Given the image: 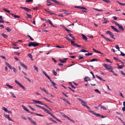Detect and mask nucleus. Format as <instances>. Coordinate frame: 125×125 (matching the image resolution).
Masks as SVG:
<instances>
[{
  "instance_id": "obj_1",
  "label": "nucleus",
  "mask_w": 125,
  "mask_h": 125,
  "mask_svg": "<svg viewBox=\"0 0 125 125\" xmlns=\"http://www.w3.org/2000/svg\"><path fill=\"white\" fill-rule=\"evenodd\" d=\"M89 111L92 114H93L94 115L96 116L97 117H101L102 118H104L105 117H104V116L101 115L100 114L96 113L92 110H90V111Z\"/></svg>"
},
{
  "instance_id": "obj_2",
  "label": "nucleus",
  "mask_w": 125,
  "mask_h": 125,
  "mask_svg": "<svg viewBox=\"0 0 125 125\" xmlns=\"http://www.w3.org/2000/svg\"><path fill=\"white\" fill-rule=\"evenodd\" d=\"M39 44L37 42H30L29 43L28 46L29 47L31 46L36 47L38 46L39 45Z\"/></svg>"
},
{
  "instance_id": "obj_3",
  "label": "nucleus",
  "mask_w": 125,
  "mask_h": 125,
  "mask_svg": "<svg viewBox=\"0 0 125 125\" xmlns=\"http://www.w3.org/2000/svg\"><path fill=\"white\" fill-rule=\"evenodd\" d=\"M103 66H104L106 69L108 70H112V66L110 65H108L104 63L103 64Z\"/></svg>"
},
{
  "instance_id": "obj_4",
  "label": "nucleus",
  "mask_w": 125,
  "mask_h": 125,
  "mask_svg": "<svg viewBox=\"0 0 125 125\" xmlns=\"http://www.w3.org/2000/svg\"><path fill=\"white\" fill-rule=\"evenodd\" d=\"M60 114L62 116H63L64 118H67V119H68V120L71 121H72L73 123H74V121L73 120L71 119L67 115H65L63 113L61 112L60 113Z\"/></svg>"
},
{
  "instance_id": "obj_5",
  "label": "nucleus",
  "mask_w": 125,
  "mask_h": 125,
  "mask_svg": "<svg viewBox=\"0 0 125 125\" xmlns=\"http://www.w3.org/2000/svg\"><path fill=\"white\" fill-rule=\"evenodd\" d=\"M106 33L107 34H108L110 35V37L114 39H115V38L114 37V35L113 33L109 31H106Z\"/></svg>"
},
{
  "instance_id": "obj_6",
  "label": "nucleus",
  "mask_w": 125,
  "mask_h": 125,
  "mask_svg": "<svg viewBox=\"0 0 125 125\" xmlns=\"http://www.w3.org/2000/svg\"><path fill=\"white\" fill-rule=\"evenodd\" d=\"M15 82L16 83L19 85L24 90H26L25 87L24 86L21 84L19 82L17 81L16 80H15Z\"/></svg>"
},
{
  "instance_id": "obj_7",
  "label": "nucleus",
  "mask_w": 125,
  "mask_h": 125,
  "mask_svg": "<svg viewBox=\"0 0 125 125\" xmlns=\"http://www.w3.org/2000/svg\"><path fill=\"white\" fill-rule=\"evenodd\" d=\"M20 8L22 9H23L26 11L29 12L31 11V10L29 9L28 8H27L25 7H20Z\"/></svg>"
},
{
  "instance_id": "obj_8",
  "label": "nucleus",
  "mask_w": 125,
  "mask_h": 125,
  "mask_svg": "<svg viewBox=\"0 0 125 125\" xmlns=\"http://www.w3.org/2000/svg\"><path fill=\"white\" fill-rule=\"evenodd\" d=\"M19 63L24 68L26 69H27L28 68L22 62H20Z\"/></svg>"
},
{
  "instance_id": "obj_9",
  "label": "nucleus",
  "mask_w": 125,
  "mask_h": 125,
  "mask_svg": "<svg viewBox=\"0 0 125 125\" xmlns=\"http://www.w3.org/2000/svg\"><path fill=\"white\" fill-rule=\"evenodd\" d=\"M19 63L24 68L26 69H27L28 68L22 62H20Z\"/></svg>"
},
{
  "instance_id": "obj_10",
  "label": "nucleus",
  "mask_w": 125,
  "mask_h": 125,
  "mask_svg": "<svg viewBox=\"0 0 125 125\" xmlns=\"http://www.w3.org/2000/svg\"><path fill=\"white\" fill-rule=\"evenodd\" d=\"M19 63L24 68L26 69H27L28 68L22 62H20Z\"/></svg>"
},
{
  "instance_id": "obj_11",
  "label": "nucleus",
  "mask_w": 125,
  "mask_h": 125,
  "mask_svg": "<svg viewBox=\"0 0 125 125\" xmlns=\"http://www.w3.org/2000/svg\"><path fill=\"white\" fill-rule=\"evenodd\" d=\"M19 63L24 68L26 69H27L28 68L22 62H20Z\"/></svg>"
},
{
  "instance_id": "obj_12",
  "label": "nucleus",
  "mask_w": 125,
  "mask_h": 125,
  "mask_svg": "<svg viewBox=\"0 0 125 125\" xmlns=\"http://www.w3.org/2000/svg\"><path fill=\"white\" fill-rule=\"evenodd\" d=\"M110 27L113 30L116 32H120L119 31H118L117 29L115 28L114 26H111Z\"/></svg>"
},
{
  "instance_id": "obj_13",
  "label": "nucleus",
  "mask_w": 125,
  "mask_h": 125,
  "mask_svg": "<svg viewBox=\"0 0 125 125\" xmlns=\"http://www.w3.org/2000/svg\"><path fill=\"white\" fill-rule=\"evenodd\" d=\"M32 101L36 103L37 104H40L41 105H43V104H42V102L40 101L36 100H32Z\"/></svg>"
},
{
  "instance_id": "obj_14",
  "label": "nucleus",
  "mask_w": 125,
  "mask_h": 125,
  "mask_svg": "<svg viewBox=\"0 0 125 125\" xmlns=\"http://www.w3.org/2000/svg\"><path fill=\"white\" fill-rule=\"evenodd\" d=\"M84 80L85 81L87 82L88 81H90V79L88 76H86L84 77Z\"/></svg>"
},
{
  "instance_id": "obj_15",
  "label": "nucleus",
  "mask_w": 125,
  "mask_h": 125,
  "mask_svg": "<svg viewBox=\"0 0 125 125\" xmlns=\"http://www.w3.org/2000/svg\"><path fill=\"white\" fill-rule=\"evenodd\" d=\"M40 89H41V90L43 91L44 92L46 93L47 94H49L47 92L45 88L42 87H40Z\"/></svg>"
},
{
  "instance_id": "obj_16",
  "label": "nucleus",
  "mask_w": 125,
  "mask_h": 125,
  "mask_svg": "<svg viewBox=\"0 0 125 125\" xmlns=\"http://www.w3.org/2000/svg\"><path fill=\"white\" fill-rule=\"evenodd\" d=\"M119 29L122 31H123L124 30V29L123 26L121 25L120 24L118 26Z\"/></svg>"
},
{
  "instance_id": "obj_17",
  "label": "nucleus",
  "mask_w": 125,
  "mask_h": 125,
  "mask_svg": "<svg viewBox=\"0 0 125 125\" xmlns=\"http://www.w3.org/2000/svg\"><path fill=\"white\" fill-rule=\"evenodd\" d=\"M22 107L25 110L27 111L28 112H29V110L24 106L22 105Z\"/></svg>"
},
{
  "instance_id": "obj_18",
  "label": "nucleus",
  "mask_w": 125,
  "mask_h": 125,
  "mask_svg": "<svg viewBox=\"0 0 125 125\" xmlns=\"http://www.w3.org/2000/svg\"><path fill=\"white\" fill-rule=\"evenodd\" d=\"M82 36L83 37V40L85 41H87V38L86 36L83 34H82Z\"/></svg>"
},
{
  "instance_id": "obj_19",
  "label": "nucleus",
  "mask_w": 125,
  "mask_h": 125,
  "mask_svg": "<svg viewBox=\"0 0 125 125\" xmlns=\"http://www.w3.org/2000/svg\"><path fill=\"white\" fill-rule=\"evenodd\" d=\"M51 82L52 84V86L55 88H56V89L57 88L56 86V84L55 83H54V82L52 81V80Z\"/></svg>"
},
{
  "instance_id": "obj_20",
  "label": "nucleus",
  "mask_w": 125,
  "mask_h": 125,
  "mask_svg": "<svg viewBox=\"0 0 125 125\" xmlns=\"http://www.w3.org/2000/svg\"><path fill=\"white\" fill-rule=\"evenodd\" d=\"M1 35L4 38H7L8 37V36L4 34V33H2L1 34Z\"/></svg>"
},
{
  "instance_id": "obj_21",
  "label": "nucleus",
  "mask_w": 125,
  "mask_h": 125,
  "mask_svg": "<svg viewBox=\"0 0 125 125\" xmlns=\"http://www.w3.org/2000/svg\"><path fill=\"white\" fill-rule=\"evenodd\" d=\"M28 56L31 58L32 61L33 60V59L32 58V56L31 53H28L27 54Z\"/></svg>"
},
{
  "instance_id": "obj_22",
  "label": "nucleus",
  "mask_w": 125,
  "mask_h": 125,
  "mask_svg": "<svg viewBox=\"0 0 125 125\" xmlns=\"http://www.w3.org/2000/svg\"><path fill=\"white\" fill-rule=\"evenodd\" d=\"M10 14L13 17L15 18H20V16H18L17 15H15L14 14L11 13Z\"/></svg>"
},
{
  "instance_id": "obj_23",
  "label": "nucleus",
  "mask_w": 125,
  "mask_h": 125,
  "mask_svg": "<svg viewBox=\"0 0 125 125\" xmlns=\"http://www.w3.org/2000/svg\"><path fill=\"white\" fill-rule=\"evenodd\" d=\"M43 108L42 109H43L44 111L46 113H48V114H49V113H50V112L49 111V110H48L47 109H46V108H45L44 107H43Z\"/></svg>"
},
{
  "instance_id": "obj_24",
  "label": "nucleus",
  "mask_w": 125,
  "mask_h": 125,
  "mask_svg": "<svg viewBox=\"0 0 125 125\" xmlns=\"http://www.w3.org/2000/svg\"><path fill=\"white\" fill-rule=\"evenodd\" d=\"M117 66L120 69H122L123 68V67H124V65H119L118 64H117Z\"/></svg>"
},
{
  "instance_id": "obj_25",
  "label": "nucleus",
  "mask_w": 125,
  "mask_h": 125,
  "mask_svg": "<svg viewBox=\"0 0 125 125\" xmlns=\"http://www.w3.org/2000/svg\"><path fill=\"white\" fill-rule=\"evenodd\" d=\"M62 100L64 101L65 102L67 103L70 104L69 102L65 98H63L62 99Z\"/></svg>"
},
{
  "instance_id": "obj_26",
  "label": "nucleus",
  "mask_w": 125,
  "mask_h": 125,
  "mask_svg": "<svg viewBox=\"0 0 125 125\" xmlns=\"http://www.w3.org/2000/svg\"><path fill=\"white\" fill-rule=\"evenodd\" d=\"M59 61L61 63H64L66 62V61L64 60V59L62 60L61 58H60L59 59Z\"/></svg>"
},
{
  "instance_id": "obj_27",
  "label": "nucleus",
  "mask_w": 125,
  "mask_h": 125,
  "mask_svg": "<svg viewBox=\"0 0 125 125\" xmlns=\"http://www.w3.org/2000/svg\"><path fill=\"white\" fill-rule=\"evenodd\" d=\"M98 61V59L94 58V59H92V60H91L90 62H93L95 61Z\"/></svg>"
},
{
  "instance_id": "obj_28",
  "label": "nucleus",
  "mask_w": 125,
  "mask_h": 125,
  "mask_svg": "<svg viewBox=\"0 0 125 125\" xmlns=\"http://www.w3.org/2000/svg\"><path fill=\"white\" fill-rule=\"evenodd\" d=\"M51 1H52L56 3L57 4H61V3L56 0H50Z\"/></svg>"
},
{
  "instance_id": "obj_29",
  "label": "nucleus",
  "mask_w": 125,
  "mask_h": 125,
  "mask_svg": "<svg viewBox=\"0 0 125 125\" xmlns=\"http://www.w3.org/2000/svg\"><path fill=\"white\" fill-rule=\"evenodd\" d=\"M49 119L51 121H52L54 123H56V124L57 123V122L55 121V120H54L53 119H52V118H49Z\"/></svg>"
},
{
  "instance_id": "obj_30",
  "label": "nucleus",
  "mask_w": 125,
  "mask_h": 125,
  "mask_svg": "<svg viewBox=\"0 0 125 125\" xmlns=\"http://www.w3.org/2000/svg\"><path fill=\"white\" fill-rule=\"evenodd\" d=\"M86 103L84 100L83 102H82V105L84 106H86Z\"/></svg>"
},
{
  "instance_id": "obj_31",
  "label": "nucleus",
  "mask_w": 125,
  "mask_h": 125,
  "mask_svg": "<svg viewBox=\"0 0 125 125\" xmlns=\"http://www.w3.org/2000/svg\"><path fill=\"white\" fill-rule=\"evenodd\" d=\"M69 84L72 88H74V89L75 88V87L72 84L71 82H69Z\"/></svg>"
},
{
  "instance_id": "obj_32",
  "label": "nucleus",
  "mask_w": 125,
  "mask_h": 125,
  "mask_svg": "<svg viewBox=\"0 0 125 125\" xmlns=\"http://www.w3.org/2000/svg\"><path fill=\"white\" fill-rule=\"evenodd\" d=\"M99 106H100L101 108L102 109H104L105 110H106L107 109L104 106H103L102 105H101L100 104Z\"/></svg>"
},
{
  "instance_id": "obj_33",
  "label": "nucleus",
  "mask_w": 125,
  "mask_h": 125,
  "mask_svg": "<svg viewBox=\"0 0 125 125\" xmlns=\"http://www.w3.org/2000/svg\"><path fill=\"white\" fill-rule=\"evenodd\" d=\"M5 30L8 32H10L11 31V29L8 27H6L5 28Z\"/></svg>"
},
{
  "instance_id": "obj_34",
  "label": "nucleus",
  "mask_w": 125,
  "mask_h": 125,
  "mask_svg": "<svg viewBox=\"0 0 125 125\" xmlns=\"http://www.w3.org/2000/svg\"><path fill=\"white\" fill-rule=\"evenodd\" d=\"M33 67L35 70L37 72H38V67L35 65H33Z\"/></svg>"
},
{
  "instance_id": "obj_35",
  "label": "nucleus",
  "mask_w": 125,
  "mask_h": 125,
  "mask_svg": "<svg viewBox=\"0 0 125 125\" xmlns=\"http://www.w3.org/2000/svg\"><path fill=\"white\" fill-rule=\"evenodd\" d=\"M110 71L115 76H117V75L113 70H111Z\"/></svg>"
},
{
  "instance_id": "obj_36",
  "label": "nucleus",
  "mask_w": 125,
  "mask_h": 125,
  "mask_svg": "<svg viewBox=\"0 0 125 125\" xmlns=\"http://www.w3.org/2000/svg\"><path fill=\"white\" fill-rule=\"evenodd\" d=\"M6 85L8 87L10 88H12L13 87L11 86L8 83H7L6 84Z\"/></svg>"
},
{
  "instance_id": "obj_37",
  "label": "nucleus",
  "mask_w": 125,
  "mask_h": 125,
  "mask_svg": "<svg viewBox=\"0 0 125 125\" xmlns=\"http://www.w3.org/2000/svg\"><path fill=\"white\" fill-rule=\"evenodd\" d=\"M10 94L12 96V97L15 98H16V96L14 95L13 93L12 92H10Z\"/></svg>"
},
{
  "instance_id": "obj_38",
  "label": "nucleus",
  "mask_w": 125,
  "mask_h": 125,
  "mask_svg": "<svg viewBox=\"0 0 125 125\" xmlns=\"http://www.w3.org/2000/svg\"><path fill=\"white\" fill-rule=\"evenodd\" d=\"M3 10L4 11H6V12H8V13H10V11L9 10H7L6 8H4L3 9Z\"/></svg>"
},
{
  "instance_id": "obj_39",
  "label": "nucleus",
  "mask_w": 125,
  "mask_h": 125,
  "mask_svg": "<svg viewBox=\"0 0 125 125\" xmlns=\"http://www.w3.org/2000/svg\"><path fill=\"white\" fill-rule=\"evenodd\" d=\"M93 53H86L85 54V55L86 56H89L90 55H91L93 54Z\"/></svg>"
},
{
  "instance_id": "obj_40",
  "label": "nucleus",
  "mask_w": 125,
  "mask_h": 125,
  "mask_svg": "<svg viewBox=\"0 0 125 125\" xmlns=\"http://www.w3.org/2000/svg\"><path fill=\"white\" fill-rule=\"evenodd\" d=\"M35 106H36L37 107H39L41 109H42L43 108V107H42V106H40L39 105H38L36 104H35Z\"/></svg>"
},
{
  "instance_id": "obj_41",
  "label": "nucleus",
  "mask_w": 125,
  "mask_h": 125,
  "mask_svg": "<svg viewBox=\"0 0 125 125\" xmlns=\"http://www.w3.org/2000/svg\"><path fill=\"white\" fill-rule=\"evenodd\" d=\"M49 23L51 25L52 27H55V26H54V25H53L52 23V22L50 20V21H49Z\"/></svg>"
},
{
  "instance_id": "obj_42",
  "label": "nucleus",
  "mask_w": 125,
  "mask_h": 125,
  "mask_svg": "<svg viewBox=\"0 0 125 125\" xmlns=\"http://www.w3.org/2000/svg\"><path fill=\"white\" fill-rule=\"evenodd\" d=\"M88 52V51L86 50H84L83 49H82L79 52Z\"/></svg>"
},
{
  "instance_id": "obj_43",
  "label": "nucleus",
  "mask_w": 125,
  "mask_h": 125,
  "mask_svg": "<svg viewBox=\"0 0 125 125\" xmlns=\"http://www.w3.org/2000/svg\"><path fill=\"white\" fill-rule=\"evenodd\" d=\"M2 109L3 110H4L6 112H7V111H8V110L5 107H2Z\"/></svg>"
},
{
  "instance_id": "obj_44",
  "label": "nucleus",
  "mask_w": 125,
  "mask_h": 125,
  "mask_svg": "<svg viewBox=\"0 0 125 125\" xmlns=\"http://www.w3.org/2000/svg\"><path fill=\"white\" fill-rule=\"evenodd\" d=\"M74 46H76L77 47H81V45H80L77 44L76 43H75V44H74Z\"/></svg>"
},
{
  "instance_id": "obj_45",
  "label": "nucleus",
  "mask_w": 125,
  "mask_h": 125,
  "mask_svg": "<svg viewBox=\"0 0 125 125\" xmlns=\"http://www.w3.org/2000/svg\"><path fill=\"white\" fill-rule=\"evenodd\" d=\"M97 93H98L100 94H101V92L98 89H95L94 90Z\"/></svg>"
},
{
  "instance_id": "obj_46",
  "label": "nucleus",
  "mask_w": 125,
  "mask_h": 125,
  "mask_svg": "<svg viewBox=\"0 0 125 125\" xmlns=\"http://www.w3.org/2000/svg\"><path fill=\"white\" fill-rule=\"evenodd\" d=\"M80 9L82 10H87L85 8L82 6H80Z\"/></svg>"
},
{
  "instance_id": "obj_47",
  "label": "nucleus",
  "mask_w": 125,
  "mask_h": 125,
  "mask_svg": "<svg viewBox=\"0 0 125 125\" xmlns=\"http://www.w3.org/2000/svg\"><path fill=\"white\" fill-rule=\"evenodd\" d=\"M26 15L28 17H29V18H32V16L31 15L28 14L27 13H26Z\"/></svg>"
},
{
  "instance_id": "obj_48",
  "label": "nucleus",
  "mask_w": 125,
  "mask_h": 125,
  "mask_svg": "<svg viewBox=\"0 0 125 125\" xmlns=\"http://www.w3.org/2000/svg\"><path fill=\"white\" fill-rule=\"evenodd\" d=\"M27 118L31 123L33 121L31 118L30 117H28Z\"/></svg>"
},
{
  "instance_id": "obj_49",
  "label": "nucleus",
  "mask_w": 125,
  "mask_h": 125,
  "mask_svg": "<svg viewBox=\"0 0 125 125\" xmlns=\"http://www.w3.org/2000/svg\"><path fill=\"white\" fill-rule=\"evenodd\" d=\"M27 118L31 123L33 121L31 118L30 117H28Z\"/></svg>"
},
{
  "instance_id": "obj_50",
  "label": "nucleus",
  "mask_w": 125,
  "mask_h": 125,
  "mask_svg": "<svg viewBox=\"0 0 125 125\" xmlns=\"http://www.w3.org/2000/svg\"><path fill=\"white\" fill-rule=\"evenodd\" d=\"M65 38L66 40H68L70 42L71 40V39L69 37H65Z\"/></svg>"
},
{
  "instance_id": "obj_51",
  "label": "nucleus",
  "mask_w": 125,
  "mask_h": 125,
  "mask_svg": "<svg viewBox=\"0 0 125 125\" xmlns=\"http://www.w3.org/2000/svg\"><path fill=\"white\" fill-rule=\"evenodd\" d=\"M52 73L54 75L56 76L57 73L54 70H52Z\"/></svg>"
},
{
  "instance_id": "obj_52",
  "label": "nucleus",
  "mask_w": 125,
  "mask_h": 125,
  "mask_svg": "<svg viewBox=\"0 0 125 125\" xmlns=\"http://www.w3.org/2000/svg\"><path fill=\"white\" fill-rule=\"evenodd\" d=\"M96 76L97 77V78H98V79H99L100 80H102V78L101 77L98 76L97 75H96Z\"/></svg>"
},
{
  "instance_id": "obj_53",
  "label": "nucleus",
  "mask_w": 125,
  "mask_h": 125,
  "mask_svg": "<svg viewBox=\"0 0 125 125\" xmlns=\"http://www.w3.org/2000/svg\"><path fill=\"white\" fill-rule=\"evenodd\" d=\"M63 10L64 13L68 15L69 14L68 11H67L66 10Z\"/></svg>"
},
{
  "instance_id": "obj_54",
  "label": "nucleus",
  "mask_w": 125,
  "mask_h": 125,
  "mask_svg": "<svg viewBox=\"0 0 125 125\" xmlns=\"http://www.w3.org/2000/svg\"><path fill=\"white\" fill-rule=\"evenodd\" d=\"M34 114H35L36 115H37L41 116V117H43V115H41L40 114H38L37 113H34Z\"/></svg>"
},
{
  "instance_id": "obj_55",
  "label": "nucleus",
  "mask_w": 125,
  "mask_h": 125,
  "mask_svg": "<svg viewBox=\"0 0 125 125\" xmlns=\"http://www.w3.org/2000/svg\"><path fill=\"white\" fill-rule=\"evenodd\" d=\"M71 42V44L72 45H73V46H74V44H75V43H74V41H72V40L70 41Z\"/></svg>"
},
{
  "instance_id": "obj_56",
  "label": "nucleus",
  "mask_w": 125,
  "mask_h": 125,
  "mask_svg": "<svg viewBox=\"0 0 125 125\" xmlns=\"http://www.w3.org/2000/svg\"><path fill=\"white\" fill-rule=\"evenodd\" d=\"M77 99L80 101H81V102H83V100L82 99H81L79 98H77Z\"/></svg>"
},
{
  "instance_id": "obj_57",
  "label": "nucleus",
  "mask_w": 125,
  "mask_h": 125,
  "mask_svg": "<svg viewBox=\"0 0 125 125\" xmlns=\"http://www.w3.org/2000/svg\"><path fill=\"white\" fill-rule=\"evenodd\" d=\"M90 73L91 74H92V75H93V78H94V79L95 78V76L93 73L92 72H90Z\"/></svg>"
},
{
  "instance_id": "obj_58",
  "label": "nucleus",
  "mask_w": 125,
  "mask_h": 125,
  "mask_svg": "<svg viewBox=\"0 0 125 125\" xmlns=\"http://www.w3.org/2000/svg\"><path fill=\"white\" fill-rule=\"evenodd\" d=\"M28 37H29L30 38V39L32 41H33L34 40V39H33L29 35H28Z\"/></svg>"
},
{
  "instance_id": "obj_59",
  "label": "nucleus",
  "mask_w": 125,
  "mask_h": 125,
  "mask_svg": "<svg viewBox=\"0 0 125 125\" xmlns=\"http://www.w3.org/2000/svg\"><path fill=\"white\" fill-rule=\"evenodd\" d=\"M12 69H13V70L14 71V72L15 73H16V72H17V70L14 67H13L12 68Z\"/></svg>"
},
{
  "instance_id": "obj_60",
  "label": "nucleus",
  "mask_w": 125,
  "mask_h": 125,
  "mask_svg": "<svg viewBox=\"0 0 125 125\" xmlns=\"http://www.w3.org/2000/svg\"><path fill=\"white\" fill-rule=\"evenodd\" d=\"M31 123L34 125H37L36 123L34 120Z\"/></svg>"
},
{
  "instance_id": "obj_61",
  "label": "nucleus",
  "mask_w": 125,
  "mask_h": 125,
  "mask_svg": "<svg viewBox=\"0 0 125 125\" xmlns=\"http://www.w3.org/2000/svg\"><path fill=\"white\" fill-rule=\"evenodd\" d=\"M46 77L50 80V82L52 80V79L50 78V77L48 75H47V76H46Z\"/></svg>"
},
{
  "instance_id": "obj_62",
  "label": "nucleus",
  "mask_w": 125,
  "mask_h": 125,
  "mask_svg": "<svg viewBox=\"0 0 125 125\" xmlns=\"http://www.w3.org/2000/svg\"><path fill=\"white\" fill-rule=\"evenodd\" d=\"M121 55H122V56H124L125 55V54L123 53L121 51Z\"/></svg>"
},
{
  "instance_id": "obj_63",
  "label": "nucleus",
  "mask_w": 125,
  "mask_h": 125,
  "mask_svg": "<svg viewBox=\"0 0 125 125\" xmlns=\"http://www.w3.org/2000/svg\"><path fill=\"white\" fill-rule=\"evenodd\" d=\"M78 58L80 59H81L83 58V57H81V56H78Z\"/></svg>"
},
{
  "instance_id": "obj_64",
  "label": "nucleus",
  "mask_w": 125,
  "mask_h": 125,
  "mask_svg": "<svg viewBox=\"0 0 125 125\" xmlns=\"http://www.w3.org/2000/svg\"><path fill=\"white\" fill-rule=\"evenodd\" d=\"M112 18L114 19L115 20H116L117 19V18L115 16H113Z\"/></svg>"
}]
</instances>
